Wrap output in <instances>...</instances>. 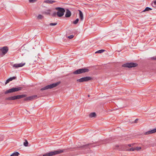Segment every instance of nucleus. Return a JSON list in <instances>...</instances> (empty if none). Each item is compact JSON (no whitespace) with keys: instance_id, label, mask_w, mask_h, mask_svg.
Returning a JSON list of instances; mask_svg holds the SVG:
<instances>
[{"instance_id":"obj_19","label":"nucleus","mask_w":156,"mask_h":156,"mask_svg":"<svg viewBox=\"0 0 156 156\" xmlns=\"http://www.w3.org/2000/svg\"><path fill=\"white\" fill-rule=\"evenodd\" d=\"M105 51V50L101 49V50H98V51H96L95 52V53H101Z\"/></svg>"},{"instance_id":"obj_1","label":"nucleus","mask_w":156,"mask_h":156,"mask_svg":"<svg viewBox=\"0 0 156 156\" xmlns=\"http://www.w3.org/2000/svg\"><path fill=\"white\" fill-rule=\"evenodd\" d=\"M26 94H21L20 95H15L7 98H5V100L10 101L14 100L25 97H26Z\"/></svg>"},{"instance_id":"obj_32","label":"nucleus","mask_w":156,"mask_h":156,"mask_svg":"<svg viewBox=\"0 0 156 156\" xmlns=\"http://www.w3.org/2000/svg\"><path fill=\"white\" fill-rule=\"evenodd\" d=\"M74 37V36L73 35H70L68 37V38L69 39H72Z\"/></svg>"},{"instance_id":"obj_20","label":"nucleus","mask_w":156,"mask_h":156,"mask_svg":"<svg viewBox=\"0 0 156 156\" xmlns=\"http://www.w3.org/2000/svg\"><path fill=\"white\" fill-rule=\"evenodd\" d=\"M19 154V153L18 152H16L12 154L10 156H18Z\"/></svg>"},{"instance_id":"obj_13","label":"nucleus","mask_w":156,"mask_h":156,"mask_svg":"<svg viewBox=\"0 0 156 156\" xmlns=\"http://www.w3.org/2000/svg\"><path fill=\"white\" fill-rule=\"evenodd\" d=\"M71 12L68 9L66 10V12L65 15L66 17H69L71 16Z\"/></svg>"},{"instance_id":"obj_10","label":"nucleus","mask_w":156,"mask_h":156,"mask_svg":"<svg viewBox=\"0 0 156 156\" xmlns=\"http://www.w3.org/2000/svg\"><path fill=\"white\" fill-rule=\"evenodd\" d=\"M25 64V63H21L19 64H15L13 65V67L16 68L21 67L24 66Z\"/></svg>"},{"instance_id":"obj_6","label":"nucleus","mask_w":156,"mask_h":156,"mask_svg":"<svg viewBox=\"0 0 156 156\" xmlns=\"http://www.w3.org/2000/svg\"><path fill=\"white\" fill-rule=\"evenodd\" d=\"M89 70L86 68H83L78 69L73 72V73L74 74H79L83 73L88 72H89Z\"/></svg>"},{"instance_id":"obj_17","label":"nucleus","mask_w":156,"mask_h":156,"mask_svg":"<svg viewBox=\"0 0 156 156\" xmlns=\"http://www.w3.org/2000/svg\"><path fill=\"white\" fill-rule=\"evenodd\" d=\"M90 117L92 118L96 116V114L95 112H92L90 113L89 115Z\"/></svg>"},{"instance_id":"obj_21","label":"nucleus","mask_w":156,"mask_h":156,"mask_svg":"<svg viewBox=\"0 0 156 156\" xmlns=\"http://www.w3.org/2000/svg\"><path fill=\"white\" fill-rule=\"evenodd\" d=\"M135 150V148L134 147H131L130 148L127 149L126 150V151H134Z\"/></svg>"},{"instance_id":"obj_24","label":"nucleus","mask_w":156,"mask_h":156,"mask_svg":"<svg viewBox=\"0 0 156 156\" xmlns=\"http://www.w3.org/2000/svg\"><path fill=\"white\" fill-rule=\"evenodd\" d=\"M79 21V19H77L75 20L73 22V23L74 24H76Z\"/></svg>"},{"instance_id":"obj_14","label":"nucleus","mask_w":156,"mask_h":156,"mask_svg":"<svg viewBox=\"0 0 156 156\" xmlns=\"http://www.w3.org/2000/svg\"><path fill=\"white\" fill-rule=\"evenodd\" d=\"M56 2V1L54 0H45L44 2V3H45L48 4H52L53 3H55Z\"/></svg>"},{"instance_id":"obj_36","label":"nucleus","mask_w":156,"mask_h":156,"mask_svg":"<svg viewBox=\"0 0 156 156\" xmlns=\"http://www.w3.org/2000/svg\"><path fill=\"white\" fill-rule=\"evenodd\" d=\"M29 2H33L34 1V0H29Z\"/></svg>"},{"instance_id":"obj_27","label":"nucleus","mask_w":156,"mask_h":156,"mask_svg":"<svg viewBox=\"0 0 156 156\" xmlns=\"http://www.w3.org/2000/svg\"><path fill=\"white\" fill-rule=\"evenodd\" d=\"M16 77L15 76H13L12 77H10L9 79L10 81H12L13 80L16 79Z\"/></svg>"},{"instance_id":"obj_16","label":"nucleus","mask_w":156,"mask_h":156,"mask_svg":"<svg viewBox=\"0 0 156 156\" xmlns=\"http://www.w3.org/2000/svg\"><path fill=\"white\" fill-rule=\"evenodd\" d=\"M51 10L50 9L47 10L46 11L43 12V14L47 15H50Z\"/></svg>"},{"instance_id":"obj_38","label":"nucleus","mask_w":156,"mask_h":156,"mask_svg":"<svg viewBox=\"0 0 156 156\" xmlns=\"http://www.w3.org/2000/svg\"><path fill=\"white\" fill-rule=\"evenodd\" d=\"M12 114V112H11V113H10L9 114V115H11Z\"/></svg>"},{"instance_id":"obj_9","label":"nucleus","mask_w":156,"mask_h":156,"mask_svg":"<svg viewBox=\"0 0 156 156\" xmlns=\"http://www.w3.org/2000/svg\"><path fill=\"white\" fill-rule=\"evenodd\" d=\"M92 79V77L90 76H86L82 77L80 79H77V81L80 82H87L91 80Z\"/></svg>"},{"instance_id":"obj_4","label":"nucleus","mask_w":156,"mask_h":156,"mask_svg":"<svg viewBox=\"0 0 156 156\" xmlns=\"http://www.w3.org/2000/svg\"><path fill=\"white\" fill-rule=\"evenodd\" d=\"M63 152V151L62 150H58L54 151H51L49 153L44 154L43 155V156H52L61 153Z\"/></svg>"},{"instance_id":"obj_37","label":"nucleus","mask_w":156,"mask_h":156,"mask_svg":"<svg viewBox=\"0 0 156 156\" xmlns=\"http://www.w3.org/2000/svg\"><path fill=\"white\" fill-rule=\"evenodd\" d=\"M153 59H154V60H156V58L153 57Z\"/></svg>"},{"instance_id":"obj_8","label":"nucleus","mask_w":156,"mask_h":156,"mask_svg":"<svg viewBox=\"0 0 156 156\" xmlns=\"http://www.w3.org/2000/svg\"><path fill=\"white\" fill-rule=\"evenodd\" d=\"M137 66L138 64L136 63L131 62L129 63H126V64H123L122 66L123 67H127L130 68L132 67H136Z\"/></svg>"},{"instance_id":"obj_11","label":"nucleus","mask_w":156,"mask_h":156,"mask_svg":"<svg viewBox=\"0 0 156 156\" xmlns=\"http://www.w3.org/2000/svg\"><path fill=\"white\" fill-rule=\"evenodd\" d=\"M156 132V128L149 130L144 133L145 135H149L151 134H152Z\"/></svg>"},{"instance_id":"obj_2","label":"nucleus","mask_w":156,"mask_h":156,"mask_svg":"<svg viewBox=\"0 0 156 156\" xmlns=\"http://www.w3.org/2000/svg\"><path fill=\"white\" fill-rule=\"evenodd\" d=\"M60 83V82H57L50 85H48L41 89V90H43L48 89H51L55 87L58 85Z\"/></svg>"},{"instance_id":"obj_7","label":"nucleus","mask_w":156,"mask_h":156,"mask_svg":"<svg viewBox=\"0 0 156 156\" xmlns=\"http://www.w3.org/2000/svg\"><path fill=\"white\" fill-rule=\"evenodd\" d=\"M9 50L8 48L6 46H4L0 48V56H3L5 55Z\"/></svg>"},{"instance_id":"obj_3","label":"nucleus","mask_w":156,"mask_h":156,"mask_svg":"<svg viewBox=\"0 0 156 156\" xmlns=\"http://www.w3.org/2000/svg\"><path fill=\"white\" fill-rule=\"evenodd\" d=\"M55 9L58 11L57 12V15L58 16L61 17L63 16L65 12V9L61 7H56Z\"/></svg>"},{"instance_id":"obj_29","label":"nucleus","mask_w":156,"mask_h":156,"mask_svg":"<svg viewBox=\"0 0 156 156\" xmlns=\"http://www.w3.org/2000/svg\"><path fill=\"white\" fill-rule=\"evenodd\" d=\"M135 150L137 151H139L141 149V147H136V148H135Z\"/></svg>"},{"instance_id":"obj_33","label":"nucleus","mask_w":156,"mask_h":156,"mask_svg":"<svg viewBox=\"0 0 156 156\" xmlns=\"http://www.w3.org/2000/svg\"><path fill=\"white\" fill-rule=\"evenodd\" d=\"M134 144H128V146L129 147H131V146H133L134 145Z\"/></svg>"},{"instance_id":"obj_15","label":"nucleus","mask_w":156,"mask_h":156,"mask_svg":"<svg viewBox=\"0 0 156 156\" xmlns=\"http://www.w3.org/2000/svg\"><path fill=\"white\" fill-rule=\"evenodd\" d=\"M79 17L80 18L81 20L82 21L83 20V15L82 12L80 10H79Z\"/></svg>"},{"instance_id":"obj_23","label":"nucleus","mask_w":156,"mask_h":156,"mask_svg":"<svg viewBox=\"0 0 156 156\" xmlns=\"http://www.w3.org/2000/svg\"><path fill=\"white\" fill-rule=\"evenodd\" d=\"M152 10V9L149 7H147L145 8V9L143 11V12H145L146 11H148Z\"/></svg>"},{"instance_id":"obj_25","label":"nucleus","mask_w":156,"mask_h":156,"mask_svg":"<svg viewBox=\"0 0 156 156\" xmlns=\"http://www.w3.org/2000/svg\"><path fill=\"white\" fill-rule=\"evenodd\" d=\"M28 143L27 141V140H25V142H24L23 143V145L25 147H27L28 146Z\"/></svg>"},{"instance_id":"obj_26","label":"nucleus","mask_w":156,"mask_h":156,"mask_svg":"<svg viewBox=\"0 0 156 156\" xmlns=\"http://www.w3.org/2000/svg\"><path fill=\"white\" fill-rule=\"evenodd\" d=\"M43 16L42 15H39L37 16V18L38 19H41L43 18Z\"/></svg>"},{"instance_id":"obj_12","label":"nucleus","mask_w":156,"mask_h":156,"mask_svg":"<svg viewBox=\"0 0 156 156\" xmlns=\"http://www.w3.org/2000/svg\"><path fill=\"white\" fill-rule=\"evenodd\" d=\"M91 144L90 143V144H86V145H83V146H82V148L83 149H87V151H88L90 149V147L89 146Z\"/></svg>"},{"instance_id":"obj_31","label":"nucleus","mask_w":156,"mask_h":156,"mask_svg":"<svg viewBox=\"0 0 156 156\" xmlns=\"http://www.w3.org/2000/svg\"><path fill=\"white\" fill-rule=\"evenodd\" d=\"M57 15V13L56 12H54L52 15V16L54 17H56Z\"/></svg>"},{"instance_id":"obj_34","label":"nucleus","mask_w":156,"mask_h":156,"mask_svg":"<svg viewBox=\"0 0 156 156\" xmlns=\"http://www.w3.org/2000/svg\"><path fill=\"white\" fill-rule=\"evenodd\" d=\"M10 80H9V79H7L6 81V82L5 83V84H6L7 83H9V82H10Z\"/></svg>"},{"instance_id":"obj_35","label":"nucleus","mask_w":156,"mask_h":156,"mask_svg":"<svg viewBox=\"0 0 156 156\" xmlns=\"http://www.w3.org/2000/svg\"><path fill=\"white\" fill-rule=\"evenodd\" d=\"M138 120V119H136L135 120L134 123H136L137 122Z\"/></svg>"},{"instance_id":"obj_28","label":"nucleus","mask_w":156,"mask_h":156,"mask_svg":"<svg viewBox=\"0 0 156 156\" xmlns=\"http://www.w3.org/2000/svg\"><path fill=\"white\" fill-rule=\"evenodd\" d=\"M152 5L154 7H156V0L154 1L153 3H152Z\"/></svg>"},{"instance_id":"obj_5","label":"nucleus","mask_w":156,"mask_h":156,"mask_svg":"<svg viewBox=\"0 0 156 156\" xmlns=\"http://www.w3.org/2000/svg\"><path fill=\"white\" fill-rule=\"evenodd\" d=\"M23 88L21 87H13L8 90H6L5 92V94H6L9 93H13L21 90Z\"/></svg>"},{"instance_id":"obj_18","label":"nucleus","mask_w":156,"mask_h":156,"mask_svg":"<svg viewBox=\"0 0 156 156\" xmlns=\"http://www.w3.org/2000/svg\"><path fill=\"white\" fill-rule=\"evenodd\" d=\"M30 97H31V101L34 100L38 98L37 95H34L30 96Z\"/></svg>"},{"instance_id":"obj_30","label":"nucleus","mask_w":156,"mask_h":156,"mask_svg":"<svg viewBox=\"0 0 156 156\" xmlns=\"http://www.w3.org/2000/svg\"><path fill=\"white\" fill-rule=\"evenodd\" d=\"M57 24V23H50L49 24V25L51 26H55Z\"/></svg>"},{"instance_id":"obj_39","label":"nucleus","mask_w":156,"mask_h":156,"mask_svg":"<svg viewBox=\"0 0 156 156\" xmlns=\"http://www.w3.org/2000/svg\"><path fill=\"white\" fill-rule=\"evenodd\" d=\"M88 97H90V95H88Z\"/></svg>"},{"instance_id":"obj_22","label":"nucleus","mask_w":156,"mask_h":156,"mask_svg":"<svg viewBox=\"0 0 156 156\" xmlns=\"http://www.w3.org/2000/svg\"><path fill=\"white\" fill-rule=\"evenodd\" d=\"M24 101H31L30 96L28 97H26V98H24Z\"/></svg>"}]
</instances>
